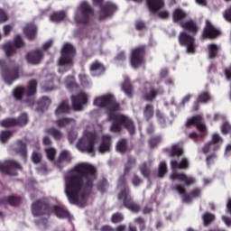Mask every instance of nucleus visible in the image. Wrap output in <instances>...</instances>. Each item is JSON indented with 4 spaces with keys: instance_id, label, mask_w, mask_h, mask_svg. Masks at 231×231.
I'll return each mask as SVG.
<instances>
[{
    "instance_id": "nucleus-43",
    "label": "nucleus",
    "mask_w": 231,
    "mask_h": 231,
    "mask_svg": "<svg viewBox=\"0 0 231 231\" xmlns=\"http://www.w3.org/2000/svg\"><path fill=\"white\" fill-rule=\"evenodd\" d=\"M45 152H46L47 158H48V160H50V162H52V160L55 158V154H57V152L53 148L45 149Z\"/></svg>"
},
{
    "instance_id": "nucleus-18",
    "label": "nucleus",
    "mask_w": 231,
    "mask_h": 231,
    "mask_svg": "<svg viewBox=\"0 0 231 231\" xmlns=\"http://www.w3.org/2000/svg\"><path fill=\"white\" fill-rule=\"evenodd\" d=\"M187 127H190V125H195L200 133H205L207 131V126L203 124V119L200 116H197L191 117L186 121Z\"/></svg>"
},
{
    "instance_id": "nucleus-39",
    "label": "nucleus",
    "mask_w": 231,
    "mask_h": 231,
    "mask_svg": "<svg viewBox=\"0 0 231 231\" xmlns=\"http://www.w3.org/2000/svg\"><path fill=\"white\" fill-rule=\"evenodd\" d=\"M204 225H210V223H212V221H214V219H216V217H214L213 214L210 213H205L202 217Z\"/></svg>"
},
{
    "instance_id": "nucleus-48",
    "label": "nucleus",
    "mask_w": 231,
    "mask_h": 231,
    "mask_svg": "<svg viewBox=\"0 0 231 231\" xmlns=\"http://www.w3.org/2000/svg\"><path fill=\"white\" fill-rule=\"evenodd\" d=\"M8 21V14L5 9L0 8V23H6Z\"/></svg>"
},
{
    "instance_id": "nucleus-16",
    "label": "nucleus",
    "mask_w": 231,
    "mask_h": 231,
    "mask_svg": "<svg viewBox=\"0 0 231 231\" xmlns=\"http://www.w3.org/2000/svg\"><path fill=\"white\" fill-rule=\"evenodd\" d=\"M118 199H122L125 207L126 208H129V210H132V212H138L140 210V207L131 200V196L129 195V191H127V189H125L121 190Z\"/></svg>"
},
{
    "instance_id": "nucleus-32",
    "label": "nucleus",
    "mask_w": 231,
    "mask_h": 231,
    "mask_svg": "<svg viewBox=\"0 0 231 231\" xmlns=\"http://www.w3.org/2000/svg\"><path fill=\"white\" fill-rule=\"evenodd\" d=\"M64 19H66V13L64 12L53 13L50 16V20L52 21V23H60V21Z\"/></svg>"
},
{
    "instance_id": "nucleus-35",
    "label": "nucleus",
    "mask_w": 231,
    "mask_h": 231,
    "mask_svg": "<svg viewBox=\"0 0 231 231\" xmlns=\"http://www.w3.org/2000/svg\"><path fill=\"white\" fill-rule=\"evenodd\" d=\"M16 152L23 156V158H26L27 152H26V143L23 142H18L17 143V148H16Z\"/></svg>"
},
{
    "instance_id": "nucleus-8",
    "label": "nucleus",
    "mask_w": 231,
    "mask_h": 231,
    "mask_svg": "<svg viewBox=\"0 0 231 231\" xmlns=\"http://www.w3.org/2000/svg\"><path fill=\"white\" fill-rule=\"evenodd\" d=\"M91 14H93V10H91V6H89L88 2H81L74 14L76 24H86L89 21Z\"/></svg>"
},
{
    "instance_id": "nucleus-20",
    "label": "nucleus",
    "mask_w": 231,
    "mask_h": 231,
    "mask_svg": "<svg viewBox=\"0 0 231 231\" xmlns=\"http://www.w3.org/2000/svg\"><path fill=\"white\" fill-rule=\"evenodd\" d=\"M219 35V31L212 25L210 21H206V27L204 29L203 37H208V39H214Z\"/></svg>"
},
{
    "instance_id": "nucleus-56",
    "label": "nucleus",
    "mask_w": 231,
    "mask_h": 231,
    "mask_svg": "<svg viewBox=\"0 0 231 231\" xmlns=\"http://www.w3.org/2000/svg\"><path fill=\"white\" fill-rule=\"evenodd\" d=\"M77 136H78L77 132H72L69 134V140L70 143H73V142H75V139L77 138Z\"/></svg>"
},
{
    "instance_id": "nucleus-28",
    "label": "nucleus",
    "mask_w": 231,
    "mask_h": 231,
    "mask_svg": "<svg viewBox=\"0 0 231 231\" xmlns=\"http://www.w3.org/2000/svg\"><path fill=\"white\" fill-rule=\"evenodd\" d=\"M174 189L178 192V194L181 195L182 200L184 203H190V197L185 193V188L180 185L175 186Z\"/></svg>"
},
{
    "instance_id": "nucleus-57",
    "label": "nucleus",
    "mask_w": 231,
    "mask_h": 231,
    "mask_svg": "<svg viewBox=\"0 0 231 231\" xmlns=\"http://www.w3.org/2000/svg\"><path fill=\"white\" fill-rule=\"evenodd\" d=\"M222 219L226 226H231V218L226 216H222Z\"/></svg>"
},
{
    "instance_id": "nucleus-22",
    "label": "nucleus",
    "mask_w": 231,
    "mask_h": 231,
    "mask_svg": "<svg viewBox=\"0 0 231 231\" xmlns=\"http://www.w3.org/2000/svg\"><path fill=\"white\" fill-rule=\"evenodd\" d=\"M71 162V154L68 151H63L60 152L58 162H55L57 167H60V165H64V163H68Z\"/></svg>"
},
{
    "instance_id": "nucleus-54",
    "label": "nucleus",
    "mask_w": 231,
    "mask_h": 231,
    "mask_svg": "<svg viewBox=\"0 0 231 231\" xmlns=\"http://www.w3.org/2000/svg\"><path fill=\"white\" fill-rule=\"evenodd\" d=\"M141 172L144 178L149 176V168L144 164L141 167Z\"/></svg>"
},
{
    "instance_id": "nucleus-41",
    "label": "nucleus",
    "mask_w": 231,
    "mask_h": 231,
    "mask_svg": "<svg viewBox=\"0 0 231 231\" xmlns=\"http://www.w3.org/2000/svg\"><path fill=\"white\" fill-rule=\"evenodd\" d=\"M12 136V132L10 131H3L0 133V142L5 143L10 137Z\"/></svg>"
},
{
    "instance_id": "nucleus-63",
    "label": "nucleus",
    "mask_w": 231,
    "mask_h": 231,
    "mask_svg": "<svg viewBox=\"0 0 231 231\" xmlns=\"http://www.w3.org/2000/svg\"><path fill=\"white\" fill-rule=\"evenodd\" d=\"M230 154H231V143L227 144L225 150V156H228Z\"/></svg>"
},
{
    "instance_id": "nucleus-12",
    "label": "nucleus",
    "mask_w": 231,
    "mask_h": 231,
    "mask_svg": "<svg viewBox=\"0 0 231 231\" xmlns=\"http://www.w3.org/2000/svg\"><path fill=\"white\" fill-rule=\"evenodd\" d=\"M21 169V164L15 161H5L0 162V172L3 174H9L10 176L17 175V171Z\"/></svg>"
},
{
    "instance_id": "nucleus-61",
    "label": "nucleus",
    "mask_w": 231,
    "mask_h": 231,
    "mask_svg": "<svg viewBox=\"0 0 231 231\" xmlns=\"http://www.w3.org/2000/svg\"><path fill=\"white\" fill-rule=\"evenodd\" d=\"M145 24L143 23V22L142 21L135 22V27L137 30H142Z\"/></svg>"
},
{
    "instance_id": "nucleus-25",
    "label": "nucleus",
    "mask_w": 231,
    "mask_h": 231,
    "mask_svg": "<svg viewBox=\"0 0 231 231\" xmlns=\"http://www.w3.org/2000/svg\"><path fill=\"white\" fill-rule=\"evenodd\" d=\"M111 147V137L108 135H105L103 137V142L99 145L98 151L99 152H107Z\"/></svg>"
},
{
    "instance_id": "nucleus-15",
    "label": "nucleus",
    "mask_w": 231,
    "mask_h": 231,
    "mask_svg": "<svg viewBox=\"0 0 231 231\" xmlns=\"http://www.w3.org/2000/svg\"><path fill=\"white\" fill-rule=\"evenodd\" d=\"M130 62L132 68L136 69L143 64V47H139L132 51V55L130 58Z\"/></svg>"
},
{
    "instance_id": "nucleus-27",
    "label": "nucleus",
    "mask_w": 231,
    "mask_h": 231,
    "mask_svg": "<svg viewBox=\"0 0 231 231\" xmlns=\"http://www.w3.org/2000/svg\"><path fill=\"white\" fill-rule=\"evenodd\" d=\"M69 112V105H68V102L63 101L60 103V105L56 108V115L59 116L60 115H64V113Z\"/></svg>"
},
{
    "instance_id": "nucleus-11",
    "label": "nucleus",
    "mask_w": 231,
    "mask_h": 231,
    "mask_svg": "<svg viewBox=\"0 0 231 231\" xmlns=\"http://www.w3.org/2000/svg\"><path fill=\"white\" fill-rule=\"evenodd\" d=\"M1 74L5 84L10 86L14 80H17V79H19V68L8 67L7 69H5V67H2Z\"/></svg>"
},
{
    "instance_id": "nucleus-7",
    "label": "nucleus",
    "mask_w": 231,
    "mask_h": 231,
    "mask_svg": "<svg viewBox=\"0 0 231 231\" xmlns=\"http://www.w3.org/2000/svg\"><path fill=\"white\" fill-rule=\"evenodd\" d=\"M75 57V48L69 43H65L61 51V56L58 60L60 66L59 71H62L66 68L65 71H68L69 66H73V58Z\"/></svg>"
},
{
    "instance_id": "nucleus-36",
    "label": "nucleus",
    "mask_w": 231,
    "mask_h": 231,
    "mask_svg": "<svg viewBox=\"0 0 231 231\" xmlns=\"http://www.w3.org/2000/svg\"><path fill=\"white\" fill-rule=\"evenodd\" d=\"M144 118L149 120V118H152L154 116V108L150 105H147L143 110Z\"/></svg>"
},
{
    "instance_id": "nucleus-6",
    "label": "nucleus",
    "mask_w": 231,
    "mask_h": 231,
    "mask_svg": "<svg viewBox=\"0 0 231 231\" xmlns=\"http://www.w3.org/2000/svg\"><path fill=\"white\" fill-rule=\"evenodd\" d=\"M42 210L47 212V214H50V210H52L54 212L55 216L57 217H60V219H64V217H68L69 216V213L57 206H52L51 208L46 206V204H42L41 201H37L36 203L32 204V216L35 217L41 216L42 214Z\"/></svg>"
},
{
    "instance_id": "nucleus-33",
    "label": "nucleus",
    "mask_w": 231,
    "mask_h": 231,
    "mask_svg": "<svg viewBox=\"0 0 231 231\" xmlns=\"http://www.w3.org/2000/svg\"><path fill=\"white\" fill-rule=\"evenodd\" d=\"M56 124L59 127H66L68 125L73 126V125H75V120L74 119L62 118V119H59L56 122Z\"/></svg>"
},
{
    "instance_id": "nucleus-30",
    "label": "nucleus",
    "mask_w": 231,
    "mask_h": 231,
    "mask_svg": "<svg viewBox=\"0 0 231 231\" xmlns=\"http://www.w3.org/2000/svg\"><path fill=\"white\" fill-rule=\"evenodd\" d=\"M79 80L82 88H89V86H91V80H89L88 75L84 73L79 74Z\"/></svg>"
},
{
    "instance_id": "nucleus-45",
    "label": "nucleus",
    "mask_w": 231,
    "mask_h": 231,
    "mask_svg": "<svg viewBox=\"0 0 231 231\" xmlns=\"http://www.w3.org/2000/svg\"><path fill=\"white\" fill-rule=\"evenodd\" d=\"M32 162L34 163H40L41 160H42V155L41 154V152L37 151H33L32 155Z\"/></svg>"
},
{
    "instance_id": "nucleus-29",
    "label": "nucleus",
    "mask_w": 231,
    "mask_h": 231,
    "mask_svg": "<svg viewBox=\"0 0 231 231\" xmlns=\"http://www.w3.org/2000/svg\"><path fill=\"white\" fill-rule=\"evenodd\" d=\"M65 86L69 91H75V89H79V85L75 82V78L69 77L65 81Z\"/></svg>"
},
{
    "instance_id": "nucleus-51",
    "label": "nucleus",
    "mask_w": 231,
    "mask_h": 231,
    "mask_svg": "<svg viewBox=\"0 0 231 231\" xmlns=\"http://www.w3.org/2000/svg\"><path fill=\"white\" fill-rule=\"evenodd\" d=\"M157 93H156V90L151 88L150 89V93L147 94L144 98L145 100H153L154 97H156Z\"/></svg>"
},
{
    "instance_id": "nucleus-49",
    "label": "nucleus",
    "mask_w": 231,
    "mask_h": 231,
    "mask_svg": "<svg viewBox=\"0 0 231 231\" xmlns=\"http://www.w3.org/2000/svg\"><path fill=\"white\" fill-rule=\"evenodd\" d=\"M5 203H9V205H18L19 204V199L14 197H9L5 199Z\"/></svg>"
},
{
    "instance_id": "nucleus-64",
    "label": "nucleus",
    "mask_w": 231,
    "mask_h": 231,
    "mask_svg": "<svg viewBox=\"0 0 231 231\" xmlns=\"http://www.w3.org/2000/svg\"><path fill=\"white\" fill-rule=\"evenodd\" d=\"M102 231H115V229H113V227L109 226H104L101 227Z\"/></svg>"
},
{
    "instance_id": "nucleus-26",
    "label": "nucleus",
    "mask_w": 231,
    "mask_h": 231,
    "mask_svg": "<svg viewBox=\"0 0 231 231\" xmlns=\"http://www.w3.org/2000/svg\"><path fill=\"white\" fill-rule=\"evenodd\" d=\"M116 10V5L113 4H107L101 9V17L106 18L109 17Z\"/></svg>"
},
{
    "instance_id": "nucleus-37",
    "label": "nucleus",
    "mask_w": 231,
    "mask_h": 231,
    "mask_svg": "<svg viewBox=\"0 0 231 231\" xmlns=\"http://www.w3.org/2000/svg\"><path fill=\"white\" fill-rule=\"evenodd\" d=\"M209 100H212V97H210L208 92H202L198 97V102H202V104H207Z\"/></svg>"
},
{
    "instance_id": "nucleus-42",
    "label": "nucleus",
    "mask_w": 231,
    "mask_h": 231,
    "mask_svg": "<svg viewBox=\"0 0 231 231\" xmlns=\"http://www.w3.org/2000/svg\"><path fill=\"white\" fill-rule=\"evenodd\" d=\"M116 150L118 151V152H125V151L127 150L125 140H121L117 143Z\"/></svg>"
},
{
    "instance_id": "nucleus-21",
    "label": "nucleus",
    "mask_w": 231,
    "mask_h": 231,
    "mask_svg": "<svg viewBox=\"0 0 231 231\" xmlns=\"http://www.w3.org/2000/svg\"><path fill=\"white\" fill-rule=\"evenodd\" d=\"M42 52L36 50L27 54L26 60L29 64H39L42 60Z\"/></svg>"
},
{
    "instance_id": "nucleus-13",
    "label": "nucleus",
    "mask_w": 231,
    "mask_h": 231,
    "mask_svg": "<svg viewBox=\"0 0 231 231\" xmlns=\"http://www.w3.org/2000/svg\"><path fill=\"white\" fill-rule=\"evenodd\" d=\"M89 96L86 92H80L77 96L71 97L72 107L75 111H82L84 106L88 104Z\"/></svg>"
},
{
    "instance_id": "nucleus-2",
    "label": "nucleus",
    "mask_w": 231,
    "mask_h": 231,
    "mask_svg": "<svg viewBox=\"0 0 231 231\" xmlns=\"http://www.w3.org/2000/svg\"><path fill=\"white\" fill-rule=\"evenodd\" d=\"M94 106L97 107H107L108 109V120L112 121L111 131L113 133H118L122 125H125L129 131L130 134L134 133V125L129 118L117 114L118 103L115 100V97L111 94L100 96L94 100Z\"/></svg>"
},
{
    "instance_id": "nucleus-59",
    "label": "nucleus",
    "mask_w": 231,
    "mask_h": 231,
    "mask_svg": "<svg viewBox=\"0 0 231 231\" xmlns=\"http://www.w3.org/2000/svg\"><path fill=\"white\" fill-rule=\"evenodd\" d=\"M132 183L133 185H134V187H137V185H140L142 183V180L138 179V177L134 176L132 180Z\"/></svg>"
},
{
    "instance_id": "nucleus-3",
    "label": "nucleus",
    "mask_w": 231,
    "mask_h": 231,
    "mask_svg": "<svg viewBox=\"0 0 231 231\" xmlns=\"http://www.w3.org/2000/svg\"><path fill=\"white\" fill-rule=\"evenodd\" d=\"M187 13L185 11L177 8L172 13V20L174 23H179L181 28H184L186 32H180L179 36V42L182 46H186L187 53H195L196 51V42L194 40V36L189 34L187 32H190L191 33H196L198 32V26L192 20L182 23L183 19H185Z\"/></svg>"
},
{
    "instance_id": "nucleus-38",
    "label": "nucleus",
    "mask_w": 231,
    "mask_h": 231,
    "mask_svg": "<svg viewBox=\"0 0 231 231\" xmlns=\"http://www.w3.org/2000/svg\"><path fill=\"white\" fill-rule=\"evenodd\" d=\"M183 154V149L178 144H174L171 147V156H181Z\"/></svg>"
},
{
    "instance_id": "nucleus-60",
    "label": "nucleus",
    "mask_w": 231,
    "mask_h": 231,
    "mask_svg": "<svg viewBox=\"0 0 231 231\" xmlns=\"http://www.w3.org/2000/svg\"><path fill=\"white\" fill-rule=\"evenodd\" d=\"M224 73H225V76L227 79V80H230V78H231V66L228 69H226Z\"/></svg>"
},
{
    "instance_id": "nucleus-58",
    "label": "nucleus",
    "mask_w": 231,
    "mask_h": 231,
    "mask_svg": "<svg viewBox=\"0 0 231 231\" xmlns=\"http://www.w3.org/2000/svg\"><path fill=\"white\" fill-rule=\"evenodd\" d=\"M12 32V25H5L4 26V34L8 35Z\"/></svg>"
},
{
    "instance_id": "nucleus-17",
    "label": "nucleus",
    "mask_w": 231,
    "mask_h": 231,
    "mask_svg": "<svg viewBox=\"0 0 231 231\" xmlns=\"http://www.w3.org/2000/svg\"><path fill=\"white\" fill-rule=\"evenodd\" d=\"M28 124V116L22 114L17 119L9 118L0 122L2 127H13V125H26Z\"/></svg>"
},
{
    "instance_id": "nucleus-55",
    "label": "nucleus",
    "mask_w": 231,
    "mask_h": 231,
    "mask_svg": "<svg viewBox=\"0 0 231 231\" xmlns=\"http://www.w3.org/2000/svg\"><path fill=\"white\" fill-rule=\"evenodd\" d=\"M158 15H159V17H161V19H167V17H169V12L159 11Z\"/></svg>"
},
{
    "instance_id": "nucleus-52",
    "label": "nucleus",
    "mask_w": 231,
    "mask_h": 231,
    "mask_svg": "<svg viewBox=\"0 0 231 231\" xmlns=\"http://www.w3.org/2000/svg\"><path fill=\"white\" fill-rule=\"evenodd\" d=\"M224 19H226V21H227V23H231V7L227 8L225 12H224Z\"/></svg>"
},
{
    "instance_id": "nucleus-47",
    "label": "nucleus",
    "mask_w": 231,
    "mask_h": 231,
    "mask_svg": "<svg viewBox=\"0 0 231 231\" xmlns=\"http://www.w3.org/2000/svg\"><path fill=\"white\" fill-rule=\"evenodd\" d=\"M230 130H231V125L228 122H225L221 125V132L223 134H226L230 133Z\"/></svg>"
},
{
    "instance_id": "nucleus-19",
    "label": "nucleus",
    "mask_w": 231,
    "mask_h": 231,
    "mask_svg": "<svg viewBox=\"0 0 231 231\" xmlns=\"http://www.w3.org/2000/svg\"><path fill=\"white\" fill-rule=\"evenodd\" d=\"M89 69L92 77H100V75H104L106 72V67L98 60L92 62Z\"/></svg>"
},
{
    "instance_id": "nucleus-24",
    "label": "nucleus",
    "mask_w": 231,
    "mask_h": 231,
    "mask_svg": "<svg viewBox=\"0 0 231 231\" xmlns=\"http://www.w3.org/2000/svg\"><path fill=\"white\" fill-rule=\"evenodd\" d=\"M23 32L28 39H34L37 35V27L33 23H29L23 28Z\"/></svg>"
},
{
    "instance_id": "nucleus-23",
    "label": "nucleus",
    "mask_w": 231,
    "mask_h": 231,
    "mask_svg": "<svg viewBox=\"0 0 231 231\" xmlns=\"http://www.w3.org/2000/svg\"><path fill=\"white\" fill-rule=\"evenodd\" d=\"M148 8L151 12H160L161 8H163V0H147Z\"/></svg>"
},
{
    "instance_id": "nucleus-46",
    "label": "nucleus",
    "mask_w": 231,
    "mask_h": 231,
    "mask_svg": "<svg viewBox=\"0 0 231 231\" xmlns=\"http://www.w3.org/2000/svg\"><path fill=\"white\" fill-rule=\"evenodd\" d=\"M163 174H167V164L162 162L159 165V177L163 178Z\"/></svg>"
},
{
    "instance_id": "nucleus-53",
    "label": "nucleus",
    "mask_w": 231,
    "mask_h": 231,
    "mask_svg": "<svg viewBox=\"0 0 231 231\" xmlns=\"http://www.w3.org/2000/svg\"><path fill=\"white\" fill-rule=\"evenodd\" d=\"M49 133H50V134H51L52 136H54L56 139H59V138H60V136H61L60 132H59V131L56 130L55 128H51V129L49 130Z\"/></svg>"
},
{
    "instance_id": "nucleus-9",
    "label": "nucleus",
    "mask_w": 231,
    "mask_h": 231,
    "mask_svg": "<svg viewBox=\"0 0 231 231\" xmlns=\"http://www.w3.org/2000/svg\"><path fill=\"white\" fill-rule=\"evenodd\" d=\"M37 93V80L32 79L27 84L26 89L23 87H18L13 90V97L15 100H21L23 97H27V98H31Z\"/></svg>"
},
{
    "instance_id": "nucleus-14",
    "label": "nucleus",
    "mask_w": 231,
    "mask_h": 231,
    "mask_svg": "<svg viewBox=\"0 0 231 231\" xmlns=\"http://www.w3.org/2000/svg\"><path fill=\"white\" fill-rule=\"evenodd\" d=\"M221 143H223V138L219 136V134H213L211 142L205 144L202 148V152L207 154V152H210V151H217V149L221 147Z\"/></svg>"
},
{
    "instance_id": "nucleus-10",
    "label": "nucleus",
    "mask_w": 231,
    "mask_h": 231,
    "mask_svg": "<svg viewBox=\"0 0 231 231\" xmlns=\"http://www.w3.org/2000/svg\"><path fill=\"white\" fill-rule=\"evenodd\" d=\"M24 46V42L21 35L14 36V43L12 42H7L2 45V50H4L6 57H12L17 53L18 48H23Z\"/></svg>"
},
{
    "instance_id": "nucleus-31",
    "label": "nucleus",
    "mask_w": 231,
    "mask_h": 231,
    "mask_svg": "<svg viewBox=\"0 0 231 231\" xmlns=\"http://www.w3.org/2000/svg\"><path fill=\"white\" fill-rule=\"evenodd\" d=\"M219 50H221V47H219L218 45L216 44H209L208 45V58L209 59H215V57L217 56V51H219Z\"/></svg>"
},
{
    "instance_id": "nucleus-5",
    "label": "nucleus",
    "mask_w": 231,
    "mask_h": 231,
    "mask_svg": "<svg viewBox=\"0 0 231 231\" xmlns=\"http://www.w3.org/2000/svg\"><path fill=\"white\" fill-rule=\"evenodd\" d=\"M171 167L172 169V173L170 176V180H177L178 181L185 183V185H192L193 183H196V179L193 177L176 171V169H187L189 167V160L186 158H183L180 163L176 161H171Z\"/></svg>"
},
{
    "instance_id": "nucleus-4",
    "label": "nucleus",
    "mask_w": 231,
    "mask_h": 231,
    "mask_svg": "<svg viewBox=\"0 0 231 231\" xmlns=\"http://www.w3.org/2000/svg\"><path fill=\"white\" fill-rule=\"evenodd\" d=\"M95 143H97V134L87 129L83 132V136L79 140L76 147L81 152L95 156Z\"/></svg>"
},
{
    "instance_id": "nucleus-1",
    "label": "nucleus",
    "mask_w": 231,
    "mask_h": 231,
    "mask_svg": "<svg viewBox=\"0 0 231 231\" xmlns=\"http://www.w3.org/2000/svg\"><path fill=\"white\" fill-rule=\"evenodd\" d=\"M95 167L87 162L77 164L64 176V192L73 205H86V190L91 189L97 176Z\"/></svg>"
},
{
    "instance_id": "nucleus-50",
    "label": "nucleus",
    "mask_w": 231,
    "mask_h": 231,
    "mask_svg": "<svg viewBox=\"0 0 231 231\" xmlns=\"http://www.w3.org/2000/svg\"><path fill=\"white\" fill-rule=\"evenodd\" d=\"M125 60V55L124 52H120L115 59L114 62L115 64H120V62H124Z\"/></svg>"
},
{
    "instance_id": "nucleus-40",
    "label": "nucleus",
    "mask_w": 231,
    "mask_h": 231,
    "mask_svg": "<svg viewBox=\"0 0 231 231\" xmlns=\"http://www.w3.org/2000/svg\"><path fill=\"white\" fill-rule=\"evenodd\" d=\"M122 89L128 97H131V94L133 93V88L131 87L129 81H125V83L122 85Z\"/></svg>"
},
{
    "instance_id": "nucleus-34",
    "label": "nucleus",
    "mask_w": 231,
    "mask_h": 231,
    "mask_svg": "<svg viewBox=\"0 0 231 231\" xmlns=\"http://www.w3.org/2000/svg\"><path fill=\"white\" fill-rule=\"evenodd\" d=\"M51 104V100L49 97H43L38 103L39 107L42 108V111L44 109H48L50 105Z\"/></svg>"
},
{
    "instance_id": "nucleus-44",
    "label": "nucleus",
    "mask_w": 231,
    "mask_h": 231,
    "mask_svg": "<svg viewBox=\"0 0 231 231\" xmlns=\"http://www.w3.org/2000/svg\"><path fill=\"white\" fill-rule=\"evenodd\" d=\"M112 223H120L121 221H124V215L122 213H115L111 217Z\"/></svg>"
},
{
    "instance_id": "nucleus-62",
    "label": "nucleus",
    "mask_w": 231,
    "mask_h": 231,
    "mask_svg": "<svg viewBox=\"0 0 231 231\" xmlns=\"http://www.w3.org/2000/svg\"><path fill=\"white\" fill-rule=\"evenodd\" d=\"M51 44H53V42L51 40L46 42L42 45L43 50H48V48H51Z\"/></svg>"
}]
</instances>
